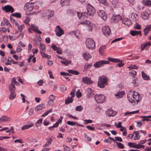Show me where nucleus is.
I'll use <instances>...</instances> for the list:
<instances>
[{"label": "nucleus", "mask_w": 151, "mask_h": 151, "mask_svg": "<svg viewBox=\"0 0 151 151\" xmlns=\"http://www.w3.org/2000/svg\"><path fill=\"white\" fill-rule=\"evenodd\" d=\"M46 140L47 141L43 145V147H44L49 146L52 141V139L51 137H50L48 139H47Z\"/></svg>", "instance_id": "24"}, {"label": "nucleus", "mask_w": 151, "mask_h": 151, "mask_svg": "<svg viewBox=\"0 0 151 151\" xmlns=\"http://www.w3.org/2000/svg\"><path fill=\"white\" fill-rule=\"evenodd\" d=\"M67 124L70 125V126H74L76 124H78V122H71L70 121H68L67 122Z\"/></svg>", "instance_id": "49"}, {"label": "nucleus", "mask_w": 151, "mask_h": 151, "mask_svg": "<svg viewBox=\"0 0 151 151\" xmlns=\"http://www.w3.org/2000/svg\"><path fill=\"white\" fill-rule=\"evenodd\" d=\"M80 24L83 25H86V29L88 31L90 32L92 31L93 27V24L88 20L83 21L80 22Z\"/></svg>", "instance_id": "4"}, {"label": "nucleus", "mask_w": 151, "mask_h": 151, "mask_svg": "<svg viewBox=\"0 0 151 151\" xmlns=\"http://www.w3.org/2000/svg\"><path fill=\"white\" fill-rule=\"evenodd\" d=\"M150 14L147 12L144 11L143 12L141 15L142 18L144 19H147L149 18Z\"/></svg>", "instance_id": "23"}, {"label": "nucleus", "mask_w": 151, "mask_h": 151, "mask_svg": "<svg viewBox=\"0 0 151 151\" xmlns=\"http://www.w3.org/2000/svg\"><path fill=\"white\" fill-rule=\"evenodd\" d=\"M134 28L135 29H141V26L139 25L137 23H136L134 26Z\"/></svg>", "instance_id": "53"}, {"label": "nucleus", "mask_w": 151, "mask_h": 151, "mask_svg": "<svg viewBox=\"0 0 151 151\" xmlns=\"http://www.w3.org/2000/svg\"><path fill=\"white\" fill-rule=\"evenodd\" d=\"M14 142L16 143H20L22 144L24 143L22 139H17L14 140Z\"/></svg>", "instance_id": "57"}, {"label": "nucleus", "mask_w": 151, "mask_h": 151, "mask_svg": "<svg viewBox=\"0 0 151 151\" xmlns=\"http://www.w3.org/2000/svg\"><path fill=\"white\" fill-rule=\"evenodd\" d=\"M2 9L6 12H10L11 13H12L14 11L13 7L9 5H6L4 7H2Z\"/></svg>", "instance_id": "14"}, {"label": "nucleus", "mask_w": 151, "mask_h": 151, "mask_svg": "<svg viewBox=\"0 0 151 151\" xmlns=\"http://www.w3.org/2000/svg\"><path fill=\"white\" fill-rule=\"evenodd\" d=\"M33 4L28 3H26L24 7V9L29 12L32 11L33 9Z\"/></svg>", "instance_id": "15"}, {"label": "nucleus", "mask_w": 151, "mask_h": 151, "mask_svg": "<svg viewBox=\"0 0 151 151\" xmlns=\"http://www.w3.org/2000/svg\"><path fill=\"white\" fill-rule=\"evenodd\" d=\"M151 25L146 26L144 29V35L146 36L150 31Z\"/></svg>", "instance_id": "20"}, {"label": "nucleus", "mask_w": 151, "mask_h": 151, "mask_svg": "<svg viewBox=\"0 0 151 151\" xmlns=\"http://www.w3.org/2000/svg\"><path fill=\"white\" fill-rule=\"evenodd\" d=\"M82 81L84 83L87 84H92L93 83L91 80V78L87 77L83 78Z\"/></svg>", "instance_id": "16"}, {"label": "nucleus", "mask_w": 151, "mask_h": 151, "mask_svg": "<svg viewBox=\"0 0 151 151\" xmlns=\"http://www.w3.org/2000/svg\"><path fill=\"white\" fill-rule=\"evenodd\" d=\"M0 119L1 121H9L10 120L11 118L6 116L3 115L0 118Z\"/></svg>", "instance_id": "33"}, {"label": "nucleus", "mask_w": 151, "mask_h": 151, "mask_svg": "<svg viewBox=\"0 0 151 151\" xmlns=\"http://www.w3.org/2000/svg\"><path fill=\"white\" fill-rule=\"evenodd\" d=\"M98 1L100 3L104 4V5L107 6L108 5V2L106 0H98Z\"/></svg>", "instance_id": "54"}, {"label": "nucleus", "mask_w": 151, "mask_h": 151, "mask_svg": "<svg viewBox=\"0 0 151 151\" xmlns=\"http://www.w3.org/2000/svg\"><path fill=\"white\" fill-rule=\"evenodd\" d=\"M41 54L42 55V58H46L47 59H49L51 58V56L50 55L45 54V52H43V53H42Z\"/></svg>", "instance_id": "44"}, {"label": "nucleus", "mask_w": 151, "mask_h": 151, "mask_svg": "<svg viewBox=\"0 0 151 151\" xmlns=\"http://www.w3.org/2000/svg\"><path fill=\"white\" fill-rule=\"evenodd\" d=\"M83 56L86 60H88L91 57V56L88 53L86 52H84L83 55Z\"/></svg>", "instance_id": "30"}, {"label": "nucleus", "mask_w": 151, "mask_h": 151, "mask_svg": "<svg viewBox=\"0 0 151 151\" xmlns=\"http://www.w3.org/2000/svg\"><path fill=\"white\" fill-rule=\"evenodd\" d=\"M12 15L18 18H20L21 17V15L19 13H14L12 14Z\"/></svg>", "instance_id": "46"}, {"label": "nucleus", "mask_w": 151, "mask_h": 151, "mask_svg": "<svg viewBox=\"0 0 151 151\" xmlns=\"http://www.w3.org/2000/svg\"><path fill=\"white\" fill-rule=\"evenodd\" d=\"M3 22L7 26H8L10 27H12V25L10 24L9 22L8 21V20L5 18H3Z\"/></svg>", "instance_id": "40"}, {"label": "nucleus", "mask_w": 151, "mask_h": 151, "mask_svg": "<svg viewBox=\"0 0 151 151\" xmlns=\"http://www.w3.org/2000/svg\"><path fill=\"white\" fill-rule=\"evenodd\" d=\"M33 123H30L29 124L23 126L22 128V129L24 130L29 129V128L32 127L33 126Z\"/></svg>", "instance_id": "31"}, {"label": "nucleus", "mask_w": 151, "mask_h": 151, "mask_svg": "<svg viewBox=\"0 0 151 151\" xmlns=\"http://www.w3.org/2000/svg\"><path fill=\"white\" fill-rule=\"evenodd\" d=\"M87 11L86 14L90 16H93L95 12V10L94 7L88 4L87 6Z\"/></svg>", "instance_id": "5"}, {"label": "nucleus", "mask_w": 151, "mask_h": 151, "mask_svg": "<svg viewBox=\"0 0 151 151\" xmlns=\"http://www.w3.org/2000/svg\"><path fill=\"white\" fill-rule=\"evenodd\" d=\"M52 109H50L47 111L45 112L42 115V117H45L48 114L51 112L52 111Z\"/></svg>", "instance_id": "51"}, {"label": "nucleus", "mask_w": 151, "mask_h": 151, "mask_svg": "<svg viewBox=\"0 0 151 151\" xmlns=\"http://www.w3.org/2000/svg\"><path fill=\"white\" fill-rule=\"evenodd\" d=\"M10 94L9 95V99L10 100H13L16 97V94L14 92L11 91L10 92Z\"/></svg>", "instance_id": "35"}, {"label": "nucleus", "mask_w": 151, "mask_h": 151, "mask_svg": "<svg viewBox=\"0 0 151 151\" xmlns=\"http://www.w3.org/2000/svg\"><path fill=\"white\" fill-rule=\"evenodd\" d=\"M127 68H129V70L132 69H137L138 68V67L135 65H130L127 67Z\"/></svg>", "instance_id": "50"}, {"label": "nucleus", "mask_w": 151, "mask_h": 151, "mask_svg": "<svg viewBox=\"0 0 151 151\" xmlns=\"http://www.w3.org/2000/svg\"><path fill=\"white\" fill-rule=\"evenodd\" d=\"M141 74L142 77L144 79L147 80L150 79L149 77L143 71L142 72Z\"/></svg>", "instance_id": "37"}, {"label": "nucleus", "mask_w": 151, "mask_h": 151, "mask_svg": "<svg viewBox=\"0 0 151 151\" xmlns=\"http://www.w3.org/2000/svg\"><path fill=\"white\" fill-rule=\"evenodd\" d=\"M130 35L133 36L137 35H138L141 36V31L132 30L130 32Z\"/></svg>", "instance_id": "21"}, {"label": "nucleus", "mask_w": 151, "mask_h": 151, "mask_svg": "<svg viewBox=\"0 0 151 151\" xmlns=\"http://www.w3.org/2000/svg\"><path fill=\"white\" fill-rule=\"evenodd\" d=\"M60 62L66 65H67L71 63V61L69 60H67L65 58H64L63 60L60 61Z\"/></svg>", "instance_id": "32"}, {"label": "nucleus", "mask_w": 151, "mask_h": 151, "mask_svg": "<svg viewBox=\"0 0 151 151\" xmlns=\"http://www.w3.org/2000/svg\"><path fill=\"white\" fill-rule=\"evenodd\" d=\"M60 89L61 91H65L67 89V87L64 85H62L60 86Z\"/></svg>", "instance_id": "52"}, {"label": "nucleus", "mask_w": 151, "mask_h": 151, "mask_svg": "<svg viewBox=\"0 0 151 151\" xmlns=\"http://www.w3.org/2000/svg\"><path fill=\"white\" fill-rule=\"evenodd\" d=\"M122 19V17L119 14L116 15H114L111 17V21L113 22L116 23Z\"/></svg>", "instance_id": "12"}, {"label": "nucleus", "mask_w": 151, "mask_h": 151, "mask_svg": "<svg viewBox=\"0 0 151 151\" xmlns=\"http://www.w3.org/2000/svg\"><path fill=\"white\" fill-rule=\"evenodd\" d=\"M60 3L62 6L69 5L70 0H61Z\"/></svg>", "instance_id": "25"}, {"label": "nucleus", "mask_w": 151, "mask_h": 151, "mask_svg": "<svg viewBox=\"0 0 151 151\" xmlns=\"http://www.w3.org/2000/svg\"><path fill=\"white\" fill-rule=\"evenodd\" d=\"M107 81V78L105 76H99V78L98 86L100 88H104L108 84Z\"/></svg>", "instance_id": "2"}, {"label": "nucleus", "mask_w": 151, "mask_h": 151, "mask_svg": "<svg viewBox=\"0 0 151 151\" xmlns=\"http://www.w3.org/2000/svg\"><path fill=\"white\" fill-rule=\"evenodd\" d=\"M9 89L10 91V92H14L15 90V87L14 84L12 82V81H11V83L10 84L9 86Z\"/></svg>", "instance_id": "27"}, {"label": "nucleus", "mask_w": 151, "mask_h": 151, "mask_svg": "<svg viewBox=\"0 0 151 151\" xmlns=\"http://www.w3.org/2000/svg\"><path fill=\"white\" fill-rule=\"evenodd\" d=\"M86 44L87 47L89 50H93L95 48V43L91 38H87L86 40Z\"/></svg>", "instance_id": "3"}, {"label": "nucleus", "mask_w": 151, "mask_h": 151, "mask_svg": "<svg viewBox=\"0 0 151 151\" xmlns=\"http://www.w3.org/2000/svg\"><path fill=\"white\" fill-rule=\"evenodd\" d=\"M83 109V107L81 106H77L75 110L78 111H81Z\"/></svg>", "instance_id": "56"}, {"label": "nucleus", "mask_w": 151, "mask_h": 151, "mask_svg": "<svg viewBox=\"0 0 151 151\" xmlns=\"http://www.w3.org/2000/svg\"><path fill=\"white\" fill-rule=\"evenodd\" d=\"M106 113L109 116H114L116 114V112L113 110L111 109H108Z\"/></svg>", "instance_id": "17"}, {"label": "nucleus", "mask_w": 151, "mask_h": 151, "mask_svg": "<svg viewBox=\"0 0 151 151\" xmlns=\"http://www.w3.org/2000/svg\"><path fill=\"white\" fill-rule=\"evenodd\" d=\"M122 39H123L122 37H120V38H116V39H114V40H113L111 42V43H112L117 42L118 41H119L122 40Z\"/></svg>", "instance_id": "59"}, {"label": "nucleus", "mask_w": 151, "mask_h": 151, "mask_svg": "<svg viewBox=\"0 0 151 151\" xmlns=\"http://www.w3.org/2000/svg\"><path fill=\"white\" fill-rule=\"evenodd\" d=\"M48 73L49 74V75L50 78H51V79H54V77L52 76V72L50 70H49L48 71Z\"/></svg>", "instance_id": "64"}, {"label": "nucleus", "mask_w": 151, "mask_h": 151, "mask_svg": "<svg viewBox=\"0 0 151 151\" xmlns=\"http://www.w3.org/2000/svg\"><path fill=\"white\" fill-rule=\"evenodd\" d=\"M54 12L52 10H47L42 14V16L47 17L48 18L52 17L54 14Z\"/></svg>", "instance_id": "9"}, {"label": "nucleus", "mask_w": 151, "mask_h": 151, "mask_svg": "<svg viewBox=\"0 0 151 151\" xmlns=\"http://www.w3.org/2000/svg\"><path fill=\"white\" fill-rule=\"evenodd\" d=\"M40 54L43 53L45 51V47L44 44L41 43L40 47Z\"/></svg>", "instance_id": "28"}, {"label": "nucleus", "mask_w": 151, "mask_h": 151, "mask_svg": "<svg viewBox=\"0 0 151 151\" xmlns=\"http://www.w3.org/2000/svg\"><path fill=\"white\" fill-rule=\"evenodd\" d=\"M87 93L86 96L88 98H90L93 96V90L91 88H88L86 89Z\"/></svg>", "instance_id": "18"}, {"label": "nucleus", "mask_w": 151, "mask_h": 151, "mask_svg": "<svg viewBox=\"0 0 151 151\" xmlns=\"http://www.w3.org/2000/svg\"><path fill=\"white\" fill-rule=\"evenodd\" d=\"M125 92L124 91H119L115 94L116 98L119 99L122 98L124 95Z\"/></svg>", "instance_id": "19"}, {"label": "nucleus", "mask_w": 151, "mask_h": 151, "mask_svg": "<svg viewBox=\"0 0 151 151\" xmlns=\"http://www.w3.org/2000/svg\"><path fill=\"white\" fill-rule=\"evenodd\" d=\"M73 100V98L71 97H68L65 100V103L66 104H68L72 102Z\"/></svg>", "instance_id": "36"}, {"label": "nucleus", "mask_w": 151, "mask_h": 151, "mask_svg": "<svg viewBox=\"0 0 151 151\" xmlns=\"http://www.w3.org/2000/svg\"><path fill=\"white\" fill-rule=\"evenodd\" d=\"M79 91L80 90H78L76 92L77 97L78 98L81 97V93Z\"/></svg>", "instance_id": "62"}, {"label": "nucleus", "mask_w": 151, "mask_h": 151, "mask_svg": "<svg viewBox=\"0 0 151 151\" xmlns=\"http://www.w3.org/2000/svg\"><path fill=\"white\" fill-rule=\"evenodd\" d=\"M131 18L134 21L138 19L137 14L136 13H132L131 15Z\"/></svg>", "instance_id": "39"}, {"label": "nucleus", "mask_w": 151, "mask_h": 151, "mask_svg": "<svg viewBox=\"0 0 151 151\" xmlns=\"http://www.w3.org/2000/svg\"><path fill=\"white\" fill-rule=\"evenodd\" d=\"M98 14L104 21L106 20L107 19V15L104 11L103 10H100L98 11Z\"/></svg>", "instance_id": "11"}, {"label": "nucleus", "mask_w": 151, "mask_h": 151, "mask_svg": "<svg viewBox=\"0 0 151 151\" xmlns=\"http://www.w3.org/2000/svg\"><path fill=\"white\" fill-rule=\"evenodd\" d=\"M106 48V46H101L99 49L100 53H102Z\"/></svg>", "instance_id": "47"}, {"label": "nucleus", "mask_w": 151, "mask_h": 151, "mask_svg": "<svg viewBox=\"0 0 151 151\" xmlns=\"http://www.w3.org/2000/svg\"><path fill=\"white\" fill-rule=\"evenodd\" d=\"M30 19L29 17H27L26 19L24 21V22L27 24L29 25V22L30 21Z\"/></svg>", "instance_id": "58"}, {"label": "nucleus", "mask_w": 151, "mask_h": 151, "mask_svg": "<svg viewBox=\"0 0 151 151\" xmlns=\"http://www.w3.org/2000/svg\"><path fill=\"white\" fill-rule=\"evenodd\" d=\"M67 71L70 73L74 74L76 75H78L79 74V72L76 70H68Z\"/></svg>", "instance_id": "42"}, {"label": "nucleus", "mask_w": 151, "mask_h": 151, "mask_svg": "<svg viewBox=\"0 0 151 151\" xmlns=\"http://www.w3.org/2000/svg\"><path fill=\"white\" fill-rule=\"evenodd\" d=\"M110 62L108 61L101 60L95 63L93 66L96 68H98L103 66L104 64H108Z\"/></svg>", "instance_id": "7"}, {"label": "nucleus", "mask_w": 151, "mask_h": 151, "mask_svg": "<svg viewBox=\"0 0 151 151\" xmlns=\"http://www.w3.org/2000/svg\"><path fill=\"white\" fill-rule=\"evenodd\" d=\"M150 45L151 43L150 42H147L144 45L142 44L141 45V50H143L147 46H150Z\"/></svg>", "instance_id": "34"}, {"label": "nucleus", "mask_w": 151, "mask_h": 151, "mask_svg": "<svg viewBox=\"0 0 151 151\" xmlns=\"http://www.w3.org/2000/svg\"><path fill=\"white\" fill-rule=\"evenodd\" d=\"M143 4L146 6H151V1L149 0H144L142 1Z\"/></svg>", "instance_id": "41"}, {"label": "nucleus", "mask_w": 151, "mask_h": 151, "mask_svg": "<svg viewBox=\"0 0 151 151\" xmlns=\"http://www.w3.org/2000/svg\"><path fill=\"white\" fill-rule=\"evenodd\" d=\"M92 66V65L88 63H86L84 66V69L86 70L88 68H90Z\"/></svg>", "instance_id": "45"}, {"label": "nucleus", "mask_w": 151, "mask_h": 151, "mask_svg": "<svg viewBox=\"0 0 151 151\" xmlns=\"http://www.w3.org/2000/svg\"><path fill=\"white\" fill-rule=\"evenodd\" d=\"M12 81V82H14V83L16 84L17 86H18L19 85V83L17 82L16 80V79L15 78H12V80L11 81Z\"/></svg>", "instance_id": "61"}, {"label": "nucleus", "mask_w": 151, "mask_h": 151, "mask_svg": "<svg viewBox=\"0 0 151 151\" xmlns=\"http://www.w3.org/2000/svg\"><path fill=\"white\" fill-rule=\"evenodd\" d=\"M30 26L31 27V29L34 32L40 34L42 33V32L39 30L37 27L35 25L31 24Z\"/></svg>", "instance_id": "22"}, {"label": "nucleus", "mask_w": 151, "mask_h": 151, "mask_svg": "<svg viewBox=\"0 0 151 151\" xmlns=\"http://www.w3.org/2000/svg\"><path fill=\"white\" fill-rule=\"evenodd\" d=\"M76 90L75 89H73L72 91L71 92L70 95H71V97L73 98L75 96V93Z\"/></svg>", "instance_id": "63"}, {"label": "nucleus", "mask_w": 151, "mask_h": 151, "mask_svg": "<svg viewBox=\"0 0 151 151\" xmlns=\"http://www.w3.org/2000/svg\"><path fill=\"white\" fill-rule=\"evenodd\" d=\"M95 99L97 103H102L105 101V97L102 94L95 95Z\"/></svg>", "instance_id": "6"}, {"label": "nucleus", "mask_w": 151, "mask_h": 151, "mask_svg": "<svg viewBox=\"0 0 151 151\" xmlns=\"http://www.w3.org/2000/svg\"><path fill=\"white\" fill-rule=\"evenodd\" d=\"M122 23L124 24L129 26L131 25V20L127 19H125L123 20Z\"/></svg>", "instance_id": "26"}, {"label": "nucleus", "mask_w": 151, "mask_h": 151, "mask_svg": "<svg viewBox=\"0 0 151 151\" xmlns=\"http://www.w3.org/2000/svg\"><path fill=\"white\" fill-rule=\"evenodd\" d=\"M134 133H136L135 136L134 138V139L135 140L138 139L140 138V136L139 135V133L138 131L136 132H134Z\"/></svg>", "instance_id": "43"}, {"label": "nucleus", "mask_w": 151, "mask_h": 151, "mask_svg": "<svg viewBox=\"0 0 151 151\" xmlns=\"http://www.w3.org/2000/svg\"><path fill=\"white\" fill-rule=\"evenodd\" d=\"M108 60L109 61L115 63L119 62V63L117 64V65L119 67H122L124 65V63H123L121 60H120L118 59L114 58L111 57H109L108 58Z\"/></svg>", "instance_id": "8"}, {"label": "nucleus", "mask_w": 151, "mask_h": 151, "mask_svg": "<svg viewBox=\"0 0 151 151\" xmlns=\"http://www.w3.org/2000/svg\"><path fill=\"white\" fill-rule=\"evenodd\" d=\"M55 31L56 34L58 37H60L64 34V30H63L59 26H57Z\"/></svg>", "instance_id": "13"}, {"label": "nucleus", "mask_w": 151, "mask_h": 151, "mask_svg": "<svg viewBox=\"0 0 151 151\" xmlns=\"http://www.w3.org/2000/svg\"><path fill=\"white\" fill-rule=\"evenodd\" d=\"M103 34L106 36H109L111 33V31L109 27L105 26L102 29Z\"/></svg>", "instance_id": "10"}, {"label": "nucleus", "mask_w": 151, "mask_h": 151, "mask_svg": "<svg viewBox=\"0 0 151 151\" xmlns=\"http://www.w3.org/2000/svg\"><path fill=\"white\" fill-rule=\"evenodd\" d=\"M18 29L20 31L22 32L23 29L24 28V25L22 24L20 26H19L18 27Z\"/></svg>", "instance_id": "60"}, {"label": "nucleus", "mask_w": 151, "mask_h": 151, "mask_svg": "<svg viewBox=\"0 0 151 151\" xmlns=\"http://www.w3.org/2000/svg\"><path fill=\"white\" fill-rule=\"evenodd\" d=\"M44 107L45 105L43 104H42L37 106L35 108V110L36 111H37L39 110H40L42 109Z\"/></svg>", "instance_id": "29"}, {"label": "nucleus", "mask_w": 151, "mask_h": 151, "mask_svg": "<svg viewBox=\"0 0 151 151\" xmlns=\"http://www.w3.org/2000/svg\"><path fill=\"white\" fill-rule=\"evenodd\" d=\"M140 117L143 118L142 119L143 121H148L150 120L149 119L148 116H142Z\"/></svg>", "instance_id": "55"}, {"label": "nucleus", "mask_w": 151, "mask_h": 151, "mask_svg": "<svg viewBox=\"0 0 151 151\" xmlns=\"http://www.w3.org/2000/svg\"><path fill=\"white\" fill-rule=\"evenodd\" d=\"M134 147V148L137 149H140L141 148L144 149L145 148V146L140 145L139 143L138 144H137L136 143H135Z\"/></svg>", "instance_id": "38"}, {"label": "nucleus", "mask_w": 151, "mask_h": 151, "mask_svg": "<svg viewBox=\"0 0 151 151\" xmlns=\"http://www.w3.org/2000/svg\"><path fill=\"white\" fill-rule=\"evenodd\" d=\"M129 101L131 103H138L141 99L139 94L135 91H130L127 94Z\"/></svg>", "instance_id": "1"}, {"label": "nucleus", "mask_w": 151, "mask_h": 151, "mask_svg": "<svg viewBox=\"0 0 151 151\" xmlns=\"http://www.w3.org/2000/svg\"><path fill=\"white\" fill-rule=\"evenodd\" d=\"M116 143L117 145V147L121 149L124 148V146L123 144L119 142H116Z\"/></svg>", "instance_id": "48"}]
</instances>
